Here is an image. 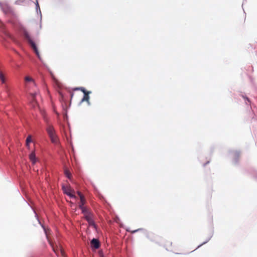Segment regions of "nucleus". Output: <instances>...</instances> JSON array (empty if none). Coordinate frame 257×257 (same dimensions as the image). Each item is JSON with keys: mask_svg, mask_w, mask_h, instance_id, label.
I'll list each match as a JSON object with an SVG mask.
<instances>
[{"mask_svg": "<svg viewBox=\"0 0 257 257\" xmlns=\"http://www.w3.org/2000/svg\"><path fill=\"white\" fill-rule=\"evenodd\" d=\"M32 136L31 135L28 136L26 139V146L28 148H29V144L32 142Z\"/></svg>", "mask_w": 257, "mask_h": 257, "instance_id": "9d476101", "label": "nucleus"}, {"mask_svg": "<svg viewBox=\"0 0 257 257\" xmlns=\"http://www.w3.org/2000/svg\"><path fill=\"white\" fill-rule=\"evenodd\" d=\"M148 238H150V239H151V235L148 236Z\"/></svg>", "mask_w": 257, "mask_h": 257, "instance_id": "4be33fe9", "label": "nucleus"}, {"mask_svg": "<svg viewBox=\"0 0 257 257\" xmlns=\"http://www.w3.org/2000/svg\"><path fill=\"white\" fill-rule=\"evenodd\" d=\"M85 218L86 219V220L89 223H93V219L92 218V214L91 213L86 215L84 216Z\"/></svg>", "mask_w": 257, "mask_h": 257, "instance_id": "0eeeda50", "label": "nucleus"}, {"mask_svg": "<svg viewBox=\"0 0 257 257\" xmlns=\"http://www.w3.org/2000/svg\"><path fill=\"white\" fill-rule=\"evenodd\" d=\"M73 96V93H71V98H72Z\"/></svg>", "mask_w": 257, "mask_h": 257, "instance_id": "412c9836", "label": "nucleus"}, {"mask_svg": "<svg viewBox=\"0 0 257 257\" xmlns=\"http://www.w3.org/2000/svg\"><path fill=\"white\" fill-rule=\"evenodd\" d=\"M47 239H48V240H49V239L48 236H47Z\"/></svg>", "mask_w": 257, "mask_h": 257, "instance_id": "a878e982", "label": "nucleus"}, {"mask_svg": "<svg viewBox=\"0 0 257 257\" xmlns=\"http://www.w3.org/2000/svg\"><path fill=\"white\" fill-rule=\"evenodd\" d=\"M248 101H249V99H248V98H245Z\"/></svg>", "mask_w": 257, "mask_h": 257, "instance_id": "5701e85b", "label": "nucleus"}, {"mask_svg": "<svg viewBox=\"0 0 257 257\" xmlns=\"http://www.w3.org/2000/svg\"><path fill=\"white\" fill-rule=\"evenodd\" d=\"M80 209H81L82 212L83 213L84 216L90 213L89 209L85 206Z\"/></svg>", "mask_w": 257, "mask_h": 257, "instance_id": "6e6552de", "label": "nucleus"}, {"mask_svg": "<svg viewBox=\"0 0 257 257\" xmlns=\"http://www.w3.org/2000/svg\"><path fill=\"white\" fill-rule=\"evenodd\" d=\"M141 229H137V230H135L132 231V233H135V232H136L137 231H139V230H141Z\"/></svg>", "mask_w": 257, "mask_h": 257, "instance_id": "6ab92c4d", "label": "nucleus"}, {"mask_svg": "<svg viewBox=\"0 0 257 257\" xmlns=\"http://www.w3.org/2000/svg\"><path fill=\"white\" fill-rule=\"evenodd\" d=\"M77 194L79 196L80 198H81V196L84 197V196L79 191H77Z\"/></svg>", "mask_w": 257, "mask_h": 257, "instance_id": "dca6fc26", "label": "nucleus"}, {"mask_svg": "<svg viewBox=\"0 0 257 257\" xmlns=\"http://www.w3.org/2000/svg\"><path fill=\"white\" fill-rule=\"evenodd\" d=\"M74 90H80L82 92L84 93V96L83 98L81 100V102L83 101H87L88 103H89V94L91 93L90 91H86L84 88L83 87H80V88H76L74 89Z\"/></svg>", "mask_w": 257, "mask_h": 257, "instance_id": "7ed1b4c3", "label": "nucleus"}, {"mask_svg": "<svg viewBox=\"0 0 257 257\" xmlns=\"http://www.w3.org/2000/svg\"><path fill=\"white\" fill-rule=\"evenodd\" d=\"M0 80L3 83H5L6 82L5 76L1 71H0Z\"/></svg>", "mask_w": 257, "mask_h": 257, "instance_id": "f8f14e48", "label": "nucleus"}, {"mask_svg": "<svg viewBox=\"0 0 257 257\" xmlns=\"http://www.w3.org/2000/svg\"><path fill=\"white\" fill-rule=\"evenodd\" d=\"M86 201L85 198V197H81V198H80V202L79 204V208H81L82 207H84V205L86 203Z\"/></svg>", "mask_w": 257, "mask_h": 257, "instance_id": "423d86ee", "label": "nucleus"}, {"mask_svg": "<svg viewBox=\"0 0 257 257\" xmlns=\"http://www.w3.org/2000/svg\"><path fill=\"white\" fill-rule=\"evenodd\" d=\"M25 80L26 82H32L33 83H34L33 79L29 76H26L25 78Z\"/></svg>", "mask_w": 257, "mask_h": 257, "instance_id": "4468645a", "label": "nucleus"}, {"mask_svg": "<svg viewBox=\"0 0 257 257\" xmlns=\"http://www.w3.org/2000/svg\"><path fill=\"white\" fill-rule=\"evenodd\" d=\"M30 160L33 162V164L35 163L36 160V157L35 154L34 153H32L29 156Z\"/></svg>", "mask_w": 257, "mask_h": 257, "instance_id": "1a4fd4ad", "label": "nucleus"}, {"mask_svg": "<svg viewBox=\"0 0 257 257\" xmlns=\"http://www.w3.org/2000/svg\"><path fill=\"white\" fill-rule=\"evenodd\" d=\"M49 243L50 244V245L51 246L52 249H53V250L57 254L58 253V251H57V249L56 248H55L54 246V244H53V243L52 242V241H51L50 240H49Z\"/></svg>", "mask_w": 257, "mask_h": 257, "instance_id": "ddd939ff", "label": "nucleus"}, {"mask_svg": "<svg viewBox=\"0 0 257 257\" xmlns=\"http://www.w3.org/2000/svg\"><path fill=\"white\" fill-rule=\"evenodd\" d=\"M46 131L51 139V141L53 143H56L58 141V138L56 135L54 127L51 124L48 123Z\"/></svg>", "mask_w": 257, "mask_h": 257, "instance_id": "f257e3e1", "label": "nucleus"}, {"mask_svg": "<svg viewBox=\"0 0 257 257\" xmlns=\"http://www.w3.org/2000/svg\"><path fill=\"white\" fill-rule=\"evenodd\" d=\"M25 37L28 40V42L29 43L31 46L34 50V52H35V53L37 55V56H38V57L40 59H41L40 56L38 48L37 47V46H36V44L34 43V42L31 39V37L30 36L29 34L27 32L25 33Z\"/></svg>", "mask_w": 257, "mask_h": 257, "instance_id": "f03ea898", "label": "nucleus"}, {"mask_svg": "<svg viewBox=\"0 0 257 257\" xmlns=\"http://www.w3.org/2000/svg\"><path fill=\"white\" fill-rule=\"evenodd\" d=\"M91 245L92 247H94L95 249H97L100 246L99 241H98V239L93 238L91 241Z\"/></svg>", "mask_w": 257, "mask_h": 257, "instance_id": "39448f33", "label": "nucleus"}, {"mask_svg": "<svg viewBox=\"0 0 257 257\" xmlns=\"http://www.w3.org/2000/svg\"><path fill=\"white\" fill-rule=\"evenodd\" d=\"M70 203H71V204H73V202H70Z\"/></svg>", "mask_w": 257, "mask_h": 257, "instance_id": "b1692460", "label": "nucleus"}, {"mask_svg": "<svg viewBox=\"0 0 257 257\" xmlns=\"http://www.w3.org/2000/svg\"><path fill=\"white\" fill-rule=\"evenodd\" d=\"M65 174L68 178L70 179L71 173H70V172L68 170H65Z\"/></svg>", "mask_w": 257, "mask_h": 257, "instance_id": "2eb2a0df", "label": "nucleus"}, {"mask_svg": "<svg viewBox=\"0 0 257 257\" xmlns=\"http://www.w3.org/2000/svg\"><path fill=\"white\" fill-rule=\"evenodd\" d=\"M63 189L65 194L68 195L70 198H77L75 195V191L70 188L63 187Z\"/></svg>", "mask_w": 257, "mask_h": 257, "instance_id": "20e7f679", "label": "nucleus"}, {"mask_svg": "<svg viewBox=\"0 0 257 257\" xmlns=\"http://www.w3.org/2000/svg\"><path fill=\"white\" fill-rule=\"evenodd\" d=\"M60 252L62 256L64 255V251L62 249H60Z\"/></svg>", "mask_w": 257, "mask_h": 257, "instance_id": "a211bd4d", "label": "nucleus"}, {"mask_svg": "<svg viewBox=\"0 0 257 257\" xmlns=\"http://www.w3.org/2000/svg\"><path fill=\"white\" fill-rule=\"evenodd\" d=\"M35 96H36V94H31L32 99L33 101H35Z\"/></svg>", "mask_w": 257, "mask_h": 257, "instance_id": "f3484780", "label": "nucleus"}, {"mask_svg": "<svg viewBox=\"0 0 257 257\" xmlns=\"http://www.w3.org/2000/svg\"><path fill=\"white\" fill-rule=\"evenodd\" d=\"M47 239H48V240H49V239L48 236H47Z\"/></svg>", "mask_w": 257, "mask_h": 257, "instance_id": "393cba45", "label": "nucleus"}, {"mask_svg": "<svg viewBox=\"0 0 257 257\" xmlns=\"http://www.w3.org/2000/svg\"><path fill=\"white\" fill-rule=\"evenodd\" d=\"M36 5H37V7H38V8H39V9H40V7H39V4H38V2H37V4H36Z\"/></svg>", "mask_w": 257, "mask_h": 257, "instance_id": "aec40b11", "label": "nucleus"}, {"mask_svg": "<svg viewBox=\"0 0 257 257\" xmlns=\"http://www.w3.org/2000/svg\"><path fill=\"white\" fill-rule=\"evenodd\" d=\"M172 244V243L170 241H167L165 244V246L166 247V249L167 250H172V248L170 247V246H171Z\"/></svg>", "mask_w": 257, "mask_h": 257, "instance_id": "9b49d317", "label": "nucleus"}]
</instances>
